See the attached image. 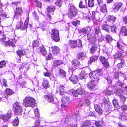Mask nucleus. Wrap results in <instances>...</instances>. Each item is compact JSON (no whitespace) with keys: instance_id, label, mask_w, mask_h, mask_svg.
Returning <instances> with one entry per match:
<instances>
[{"instance_id":"f257e3e1","label":"nucleus","mask_w":127,"mask_h":127,"mask_svg":"<svg viewBox=\"0 0 127 127\" xmlns=\"http://www.w3.org/2000/svg\"><path fill=\"white\" fill-rule=\"evenodd\" d=\"M23 105L26 107H33L35 105V99L31 97H26L23 100Z\"/></svg>"},{"instance_id":"f03ea898","label":"nucleus","mask_w":127,"mask_h":127,"mask_svg":"<svg viewBox=\"0 0 127 127\" xmlns=\"http://www.w3.org/2000/svg\"><path fill=\"white\" fill-rule=\"evenodd\" d=\"M82 45L81 41L78 40L77 41L69 40L68 43V46L72 48H75L77 46L78 47H80Z\"/></svg>"},{"instance_id":"7ed1b4c3","label":"nucleus","mask_w":127,"mask_h":127,"mask_svg":"<svg viewBox=\"0 0 127 127\" xmlns=\"http://www.w3.org/2000/svg\"><path fill=\"white\" fill-rule=\"evenodd\" d=\"M59 34V32L58 30L55 29H53L51 37V38L56 42H59L60 40Z\"/></svg>"},{"instance_id":"20e7f679","label":"nucleus","mask_w":127,"mask_h":127,"mask_svg":"<svg viewBox=\"0 0 127 127\" xmlns=\"http://www.w3.org/2000/svg\"><path fill=\"white\" fill-rule=\"evenodd\" d=\"M6 39V36L3 34L2 32L0 30V40L1 42H3L5 43H6V45H8L9 46H11L12 47H14L15 45L12 42L10 41H7L6 42L5 41Z\"/></svg>"},{"instance_id":"39448f33","label":"nucleus","mask_w":127,"mask_h":127,"mask_svg":"<svg viewBox=\"0 0 127 127\" xmlns=\"http://www.w3.org/2000/svg\"><path fill=\"white\" fill-rule=\"evenodd\" d=\"M96 71L91 72L89 74V76L93 81L98 82L99 78V75H98Z\"/></svg>"},{"instance_id":"423d86ee","label":"nucleus","mask_w":127,"mask_h":127,"mask_svg":"<svg viewBox=\"0 0 127 127\" xmlns=\"http://www.w3.org/2000/svg\"><path fill=\"white\" fill-rule=\"evenodd\" d=\"M29 20V18L27 17L26 18L24 25H23L22 22H20L16 26V28H20L22 30H23L27 28L28 26V22Z\"/></svg>"},{"instance_id":"0eeeda50","label":"nucleus","mask_w":127,"mask_h":127,"mask_svg":"<svg viewBox=\"0 0 127 127\" xmlns=\"http://www.w3.org/2000/svg\"><path fill=\"white\" fill-rule=\"evenodd\" d=\"M85 93L84 90L81 87L79 88L77 90H75L72 92L73 96L77 97L79 95H82Z\"/></svg>"},{"instance_id":"6e6552de","label":"nucleus","mask_w":127,"mask_h":127,"mask_svg":"<svg viewBox=\"0 0 127 127\" xmlns=\"http://www.w3.org/2000/svg\"><path fill=\"white\" fill-rule=\"evenodd\" d=\"M76 14V10L75 7L73 6H71L68 13V17L71 18L72 17L75 16Z\"/></svg>"},{"instance_id":"1a4fd4ad","label":"nucleus","mask_w":127,"mask_h":127,"mask_svg":"<svg viewBox=\"0 0 127 127\" xmlns=\"http://www.w3.org/2000/svg\"><path fill=\"white\" fill-rule=\"evenodd\" d=\"M116 86L117 89L116 88H115V90H116V94L120 96V95H120V94L122 92V91L121 89L124 87V84L122 83H117L116 84Z\"/></svg>"},{"instance_id":"9d476101","label":"nucleus","mask_w":127,"mask_h":127,"mask_svg":"<svg viewBox=\"0 0 127 127\" xmlns=\"http://www.w3.org/2000/svg\"><path fill=\"white\" fill-rule=\"evenodd\" d=\"M99 59L100 62L102 63L103 66L104 67L106 68H107L109 67V63L104 57L100 56Z\"/></svg>"},{"instance_id":"9b49d317","label":"nucleus","mask_w":127,"mask_h":127,"mask_svg":"<svg viewBox=\"0 0 127 127\" xmlns=\"http://www.w3.org/2000/svg\"><path fill=\"white\" fill-rule=\"evenodd\" d=\"M98 2L100 7V10L103 13L107 11L106 5L103 3L102 0H97Z\"/></svg>"},{"instance_id":"f8f14e48","label":"nucleus","mask_w":127,"mask_h":127,"mask_svg":"<svg viewBox=\"0 0 127 127\" xmlns=\"http://www.w3.org/2000/svg\"><path fill=\"white\" fill-rule=\"evenodd\" d=\"M11 111L10 110H9L6 116L3 115H0V118L2 119L4 122L6 121H9L11 117Z\"/></svg>"},{"instance_id":"ddd939ff","label":"nucleus","mask_w":127,"mask_h":127,"mask_svg":"<svg viewBox=\"0 0 127 127\" xmlns=\"http://www.w3.org/2000/svg\"><path fill=\"white\" fill-rule=\"evenodd\" d=\"M91 29L90 27H88L85 28H83L79 30V33L81 34H87L88 35L90 33Z\"/></svg>"},{"instance_id":"4468645a","label":"nucleus","mask_w":127,"mask_h":127,"mask_svg":"<svg viewBox=\"0 0 127 127\" xmlns=\"http://www.w3.org/2000/svg\"><path fill=\"white\" fill-rule=\"evenodd\" d=\"M72 65L71 66V69L74 70L78 68L80 64L79 62L77 60H74L71 62Z\"/></svg>"},{"instance_id":"2eb2a0df","label":"nucleus","mask_w":127,"mask_h":127,"mask_svg":"<svg viewBox=\"0 0 127 127\" xmlns=\"http://www.w3.org/2000/svg\"><path fill=\"white\" fill-rule=\"evenodd\" d=\"M116 19V18L113 16H109L107 18L106 23L108 25H112L115 21Z\"/></svg>"},{"instance_id":"dca6fc26","label":"nucleus","mask_w":127,"mask_h":127,"mask_svg":"<svg viewBox=\"0 0 127 127\" xmlns=\"http://www.w3.org/2000/svg\"><path fill=\"white\" fill-rule=\"evenodd\" d=\"M95 81L92 80L88 83L87 86L89 89L91 91L94 90V88L96 85Z\"/></svg>"},{"instance_id":"f3484780","label":"nucleus","mask_w":127,"mask_h":127,"mask_svg":"<svg viewBox=\"0 0 127 127\" xmlns=\"http://www.w3.org/2000/svg\"><path fill=\"white\" fill-rule=\"evenodd\" d=\"M62 101L63 104L61 105V107L63 108L67 106L65 105V103L69 102L70 101V99L69 97L66 96L62 98Z\"/></svg>"},{"instance_id":"a211bd4d","label":"nucleus","mask_w":127,"mask_h":127,"mask_svg":"<svg viewBox=\"0 0 127 127\" xmlns=\"http://www.w3.org/2000/svg\"><path fill=\"white\" fill-rule=\"evenodd\" d=\"M122 5L123 4L122 2H117L114 4L113 7V8L114 10L118 11Z\"/></svg>"},{"instance_id":"6ab92c4d","label":"nucleus","mask_w":127,"mask_h":127,"mask_svg":"<svg viewBox=\"0 0 127 127\" xmlns=\"http://www.w3.org/2000/svg\"><path fill=\"white\" fill-rule=\"evenodd\" d=\"M22 111V106L16 103V115H21Z\"/></svg>"},{"instance_id":"aec40b11","label":"nucleus","mask_w":127,"mask_h":127,"mask_svg":"<svg viewBox=\"0 0 127 127\" xmlns=\"http://www.w3.org/2000/svg\"><path fill=\"white\" fill-rule=\"evenodd\" d=\"M102 50L104 53H105L107 54V55L109 54L112 51V49L109 48H107L105 45H104L103 46Z\"/></svg>"},{"instance_id":"412c9836","label":"nucleus","mask_w":127,"mask_h":127,"mask_svg":"<svg viewBox=\"0 0 127 127\" xmlns=\"http://www.w3.org/2000/svg\"><path fill=\"white\" fill-rule=\"evenodd\" d=\"M53 54L54 55H57L60 51V49L58 47L56 46L52 47Z\"/></svg>"},{"instance_id":"4be33fe9","label":"nucleus","mask_w":127,"mask_h":127,"mask_svg":"<svg viewBox=\"0 0 127 127\" xmlns=\"http://www.w3.org/2000/svg\"><path fill=\"white\" fill-rule=\"evenodd\" d=\"M97 49V45L96 43L93 44L90 50L91 53H93L96 51Z\"/></svg>"},{"instance_id":"5701e85b","label":"nucleus","mask_w":127,"mask_h":127,"mask_svg":"<svg viewBox=\"0 0 127 127\" xmlns=\"http://www.w3.org/2000/svg\"><path fill=\"white\" fill-rule=\"evenodd\" d=\"M111 27V26H110V25L104 24L103 25L102 29L108 32H109Z\"/></svg>"},{"instance_id":"b1692460","label":"nucleus","mask_w":127,"mask_h":127,"mask_svg":"<svg viewBox=\"0 0 127 127\" xmlns=\"http://www.w3.org/2000/svg\"><path fill=\"white\" fill-rule=\"evenodd\" d=\"M94 108L95 111L99 114L102 113L103 111L100 106L96 104L94 105Z\"/></svg>"},{"instance_id":"393cba45","label":"nucleus","mask_w":127,"mask_h":127,"mask_svg":"<svg viewBox=\"0 0 127 127\" xmlns=\"http://www.w3.org/2000/svg\"><path fill=\"white\" fill-rule=\"evenodd\" d=\"M70 80L74 84L76 83L78 81V79L76 76L72 75L70 78Z\"/></svg>"},{"instance_id":"a878e982","label":"nucleus","mask_w":127,"mask_h":127,"mask_svg":"<svg viewBox=\"0 0 127 127\" xmlns=\"http://www.w3.org/2000/svg\"><path fill=\"white\" fill-rule=\"evenodd\" d=\"M42 85L45 88H48L50 85L48 81L46 80H44L42 83Z\"/></svg>"},{"instance_id":"bb28decb","label":"nucleus","mask_w":127,"mask_h":127,"mask_svg":"<svg viewBox=\"0 0 127 127\" xmlns=\"http://www.w3.org/2000/svg\"><path fill=\"white\" fill-rule=\"evenodd\" d=\"M87 5V3L86 1L83 2L82 0H81L79 4V7L80 8H85L86 7Z\"/></svg>"},{"instance_id":"cd10ccee","label":"nucleus","mask_w":127,"mask_h":127,"mask_svg":"<svg viewBox=\"0 0 127 127\" xmlns=\"http://www.w3.org/2000/svg\"><path fill=\"white\" fill-rule=\"evenodd\" d=\"M122 54L121 52H118L116 53L114 56V59H117V61L118 60H120L122 58Z\"/></svg>"},{"instance_id":"c85d7f7f","label":"nucleus","mask_w":127,"mask_h":127,"mask_svg":"<svg viewBox=\"0 0 127 127\" xmlns=\"http://www.w3.org/2000/svg\"><path fill=\"white\" fill-rule=\"evenodd\" d=\"M45 98L49 102H51L54 101L53 96L51 95H46L45 97Z\"/></svg>"},{"instance_id":"c756f323","label":"nucleus","mask_w":127,"mask_h":127,"mask_svg":"<svg viewBox=\"0 0 127 127\" xmlns=\"http://www.w3.org/2000/svg\"><path fill=\"white\" fill-rule=\"evenodd\" d=\"M18 56L20 57H21L23 55H26V53L23 50H19L17 52Z\"/></svg>"},{"instance_id":"7c9ffc66","label":"nucleus","mask_w":127,"mask_h":127,"mask_svg":"<svg viewBox=\"0 0 127 127\" xmlns=\"http://www.w3.org/2000/svg\"><path fill=\"white\" fill-rule=\"evenodd\" d=\"M23 13V10L21 7L16 8V15H19V16L20 17Z\"/></svg>"},{"instance_id":"2f4dec72","label":"nucleus","mask_w":127,"mask_h":127,"mask_svg":"<svg viewBox=\"0 0 127 127\" xmlns=\"http://www.w3.org/2000/svg\"><path fill=\"white\" fill-rule=\"evenodd\" d=\"M64 86L63 85H61L59 88V91L60 95H62L64 94Z\"/></svg>"},{"instance_id":"473e14b6","label":"nucleus","mask_w":127,"mask_h":127,"mask_svg":"<svg viewBox=\"0 0 127 127\" xmlns=\"http://www.w3.org/2000/svg\"><path fill=\"white\" fill-rule=\"evenodd\" d=\"M120 33L121 34H123L125 36L127 35V29L125 27H122Z\"/></svg>"},{"instance_id":"72a5a7b5","label":"nucleus","mask_w":127,"mask_h":127,"mask_svg":"<svg viewBox=\"0 0 127 127\" xmlns=\"http://www.w3.org/2000/svg\"><path fill=\"white\" fill-rule=\"evenodd\" d=\"M105 111L106 112H108L110 110H111V105L109 104L108 103L105 104Z\"/></svg>"},{"instance_id":"f704fd0d","label":"nucleus","mask_w":127,"mask_h":127,"mask_svg":"<svg viewBox=\"0 0 127 127\" xmlns=\"http://www.w3.org/2000/svg\"><path fill=\"white\" fill-rule=\"evenodd\" d=\"M113 103L114 107L117 109H119L120 106L118 105V101L116 100H114L113 101Z\"/></svg>"},{"instance_id":"c9c22d12","label":"nucleus","mask_w":127,"mask_h":127,"mask_svg":"<svg viewBox=\"0 0 127 127\" xmlns=\"http://www.w3.org/2000/svg\"><path fill=\"white\" fill-rule=\"evenodd\" d=\"M55 7L53 6H49L47 9V11L49 12H54L55 10Z\"/></svg>"},{"instance_id":"e433bc0d","label":"nucleus","mask_w":127,"mask_h":127,"mask_svg":"<svg viewBox=\"0 0 127 127\" xmlns=\"http://www.w3.org/2000/svg\"><path fill=\"white\" fill-rule=\"evenodd\" d=\"M13 93L12 90L10 89L7 88L5 90V93L7 96L11 95Z\"/></svg>"},{"instance_id":"4c0bfd02","label":"nucleus","mask_w":127,"mask_h":127,"mask_svg":"<svg viewBox=\"0 0 127 127\" xmlns=\"http://www.w3.org/2000/svg\"><path fill=\"white\" fill-rule=\"evenodd\" d=\"M85 54L82 52L79 53L77 56V57L78 59H80L81 60L84 57Z\"/></svg>"},{"instance_id":"58836bf2","label":"nucleus","mask_w":127,"mask_h":127,"mask_svg":"<svg viewBox=\"0 0 127 127\" xmlns=\"http://www.w3.org/2000/svg\"><path fill=\"white\" fill-rule=\"evenodd\" d=\"M38 50H40V52L42 53L43 55L45 56L46 54V51L44 47H43L42 48L40 47L39 48Z\"/></svg>"},{"instance_id":"ea45409f","label":"nucleus","mask_w":127,"mask_h":127,"mask_svg":"<svg viewBox=\"0 0 127 127\" xmlns=\"http://www.w3.org/2000/svg\"><path fill=\"white\" fill-rule=\"evenodd\" d=\"M120 101L121 103L124 104L126 100V98L123 95H121L120 96Z\"/></svg>"},{"instance_id":"a19ab883","label":"nucleus","mask_w":127,"mask_h":127,"mask_svg":"<svg viewBox=\"0 0 127 127\" xmlns=\"http://www.w3.org/2000/svg\"><path fill=\"white\" fill-rule=\"evenodd\" d=\"M59 74L60 75L62 76L65 77L66 75V73L65 71L61 69H60L59 70Z\"/></svg>"},{"instance_id":"79ce46f5","label":"nucleus","mask_w":127,"mask_h":127,"mask_svg":"<svg viewBox=\"0 0 127 127\" xmlns=\"http://www.w3.org/2000/svg\"><path fill=\"white\" fill-rule=\"evenodd\" d=\"M95 34L96 35H98L100 32V28L99 27H96L94 29Z\"/></svg>"},{"instance_id":"37998d69","label":"nucleus","mask_w":127,"mask_h":127,"mask_svg":"<svg viewBox=\"0 0 127 127\" xmlns=\"http://www.w3.org/2000/svg\"><path fill=\"white\" fill-rule=\"evenodd\" d=\"M94 0H88V5L89 6L92 7L94 5Z\"/></svg>"},{"instance_id":"c03bdc74","label":"nucleus","mask_w":127,"mask_h":127,"mask_svg":"<svg viewBox=\"0 0 127 127\" xmlns=\"http://www.w3.org/2000/svg\"><path fill=\"white\" fill-rule=\"evenodd\" d=\"M62 0H57L55 3V4L59 7H61L62 3Z\"/></svg>"},{"instance_id":"a18cd8bd","label":"nucleus","mask_w":127,"mask_h":127,"mask_svg":"<svg viewBox=\"0 0 127 127\" xmlns=\"http://www.w3.org/2000/svg\"><path fill=\"white\" fill-rule=\"evenodd\" d=\"M54 65L59 66L62 64V61L61 60H56L54 61Z\"/></svg>"},{"instance_id":"49530a36","label":"nucleus","mask_w":127,"mask_h":127,"mask_svg":"<svg viewBox=\"0 0 127 127\" xmlns=\"http://www.w3.org/2000/svg\"><path fill=\"white\" fill-rule=\"evenodd\" d=\"M90 42L93 44L95 43L96 41V37L95 36L89 39Z\"/></svg>"},{"instance_id":"de8ad7c7","label":"nucleus","mask_w":127,"mask_h":127,"mask_svg":"<svg viewBox=\"0 0 127 127\" xmlns=\"http://www.w3.org/2000/svg\"><path fill=\"white\" fill-rule=\"evenodd\" d=\"M84 72L83 71H82L80 74L79 75V79H82L84 78L85 76V74L84 73Z\"/></svg>"},{"instance_id":"09e8293b","label":"nucleus","mask_w":127,"mask_h":127,"mask_svg":"<svg viewBox=\"0 0 127 127\" xmlns=\"http://www.w3.org/2000/svg\"><path fill=\"white\" fill-rule=\"evenodd\" d=\"M111 31L113 33H116V30L117 29L116 28L115 26H111L110 28Z\"/></svg>"},{"instance_id":"8fccbe9b","label":"nucleus","mask_w":127,"mask_h":127,"mask_svg":"<svg viewBox=\"0 0 127 127\" xmlns=\"http://www.w3.org/2000/svg\"><path fill=\"white\" fill-rule=\"evenodd\" d=\"M6 64V63L4 61H2L0 62V68H2L5 67Z\"/></svg>"},{"instance_id":"3c124183","label":"nucleus","mask_w":127,"mask_h":127,"mask_svg":"<svg viewBox=\"0 0 127 127\" xmlns=\"http://www.w3.org/2000/svg\"><path fill=\"white\" fill-rule=\"evenodd\" d=\"M107 41L108 42H109L111 41L112 40V38L109 35H106V39Z\"/></svg>"},{"instance_id":"603ef678","label":"nucleus","mask_w":127,"mask_h":127,"mask_svg":"<svg viewBox=\"0 0 127 127\" xmlns=\"http://www.w3.org/2000/svg\"><path fill=\"white\" fill-rule=\"evenodd\" d=\"M39 44V42L38 40H36L34 41L33 44V47H37L38 46Z\"/></svg>"},{"instance_id":"864d4df0","label":"nucleus","mask_w":127,"mask_h":127,"mask_svg":"<svg viewBox=\"0 0 127 127\" xmlns=\"http://www.w3.org/2000/svg\"><path fill=\"white\" fill-rule=\"evenodd\" d=\"M98 58V57L96 56H94L91 57L90 58V61L91 62H93L95 60H97Z\"/></svg>"},{"instance_id":"5fc2aeb1","label":"nucleus","mask_w":127,"mask_h":127,"mask_svg":"<svg viewBox=\"0 0 127 127\" xmlns=\"http://www.w3.org/2000/svg\"><path fill=\"white\" fill-rule=\"evenodd\" d=\"M95 124L97 127H101V125L100 123V122L99 121H95Z\"/></svg>"},{"instance_id":"6e6d98bb","label":"nucleus","mask_w":127,"mask_h":127,"mask_svg":"<svg viewBox=\"0 0 127 127\" xmlns=\"http://www.w3.org/2000/svg\"><path fill=\"white\" fill-rule=\"evenodd\" d=\"M1 18L0 19H5L7 18H8V17H7V15L4 13L0 15Z\"/></svg>"},{"instance_id":"4d7b16f0","label":"nucleus","mask_w":127,"mask_h":127,"mask_svg":"<svg viewBox=\"0 0 127 127\" xmlns=\"http://www.w3.org/2000/svg\"><path fill=\"white\" fill-rule=\"evenodd\" d=\"M83 124L84 125H85L86 127L88 126L89 125L91 124V122L89 121H85Z\"/></svg>"},{"instance_id":"13d9d810","label":"nucleus","mask_w":127,"mask_h":127,"mask_svg":"<svg viewBox=\"0 0 127 127\" xmlns=\"http://www.w3.org/2000/svg\"><path fill=\"white\" fill-rule=\"evenodd\" d=\"M80 23V21L79 20L75 21L72 22V24L73 25L76 26L79 24Z\"/></svg>"},{"instance_id":"bf43d9fd","label":"nucleus","mask_w":127,"mask_h":127,"mask_svg":"<svg viewBox=\"0 0 127 127\" xmlns=\"http://www.w3.org/2000/svg\"><path fill=\"white\" fill-rule=\"evenodd\" d=\"M35 127H38L39 125V119L37 118L36 119V121L35 123Z\"/></svg>"},{"instance_id":"052dcab7","label":"nucleus","mask_w":127,"mask_h":127,"mask_svg":"<svg viewBox=\"0 0 127 127\" xmlns=\"http://www.w3.org/2000/svg\"><path fill=\"white\" fill-rule=\"evenodd\" d=\"M1 83L3 85L6 87H7L8 86V85L6 84V80L4 79H2V81H1Z\"/></svg>"},{"instance_id":"680f3d73","label":"nucleus","mask_w":127,"mask_h":127,"mask_svg":"<svg viewBox=\"0 0 127 127\" xmlns=\"http://www.w3.org/2000/svg\"><path fill=\"white\" fill-rule=\"evenodd\" d=\"M43 74L44 76L47 77H49L51 74L50 72L47 71L46 72H44Z\"/></svg>"},{"instance_id":"e2e57ef3","label":"nucleus","mask_w":127,"mask_h":127,"mask_svg":"<svg viewBox=\"0 0 127 127\" xmlns=\"http://www.w3.org/2000/svg\"><path fill=\"white\" fill-rule=\"evenodd\" d=\"M118 62V65H120L121 63L124 64L125 63V61L122 59V58L120 59V60H118L117 61Z\"/></svg>"},{"instance_id":"0e129e2a","label":"nucleus","mask_w":127,"mask_h":127,"mask_svg":"<svg viewBox=\"0 0 127 127\" xmlns=\"http://www.w3.org/2000/svg\"><path fill=\"white\" fill-rule=\"evenodd\" d=\"M96 72H97V74L99 75V76H101L102 74V71L101 69H100L98 70L97 71H96Z\"/></svg>"},{"instance_id":"69168bd1","label":"nucleus","mask_w":127,"mask_h":127,"mask_svg":"<svg viewBox=\"0 0 127 127\" xmlns=\"http://www.w3.org/2000/svg\"><path fill=\"white\" fill-rule=\"evenodd\" d=\"M34 112L36 116L38 117L39 116V114L37 109H35L34 110Z\"/></svg>"},{"instance_id":"338daca9","label":"nucleus","mask_w":127,"mask_h":127,"mask_svg":"<svg viewBox=\"0 0 127 127\" xmlns=\"http://www.w3.org/2000/svg\"><path fill=\"white\" fill-rule=\"evenodd\" d=\"M112 93V91L110 90L109 89H107L106 92V94L107 95H110Z\"/></svg>"},{"instance_id":"774afa93","label":"nucleus","mask_w":127,"mask_h":127,"mask_svg":"<svg viewBox=\"0 0 127 127\" xmlns=\"http://www.w3.org/2000/svg\"><path fill=\"white\" fill-rule=\"evenodd\" d=\"M123 21L125 24H126L127 23V15L124 17Z\"/></svg>"}]
</instances>
